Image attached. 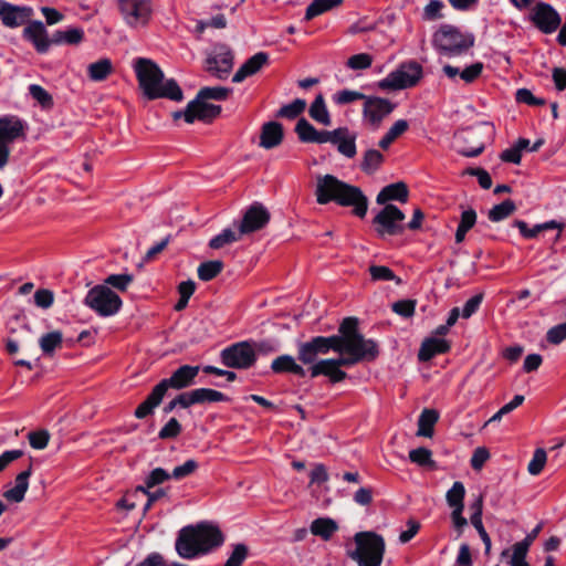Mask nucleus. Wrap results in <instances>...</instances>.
Returning <instances> with one entry per match:
<instances>
[{
  "instance_id": "1",
  "label": "nucleus",
  "mask_w": 566,
  "mask_h": 566,
  "mask_svg": "<svg viewBox=\"0 0 566 566\" xmlns=\"http://www.w3.org/2000/svg\"><path fill=\"white\" fill-rule=\"evenodd\" d=\"M358 324V318L345 317L337 335L315 336L297 345V359L310 365L312 378L325 376L331 384H337L347 378L342 367L373 361L379 356L377 342L366 339L359 333Z\"/></svg>"
},
{
  "instance_id": "2",
  "label": "nucleus",
  "mask_w": 566,
  "mask_h": 566,
  "mask_svg": "<svg viewBox=\"0 0 566 566\" xmlns=\"http://www.w3.org/2000/svg\"><path fill=\"white\" fill-rule=\"evenodd\" d=\"M315 197L318 205L334 202L339 207H350L353 214L360 219L365 218L368 211V198L363 190L334 175L327 174L316 178Z\"/></svg>"
},
{
  "instance_id": "3",
  "label": "nucleus",
  "mask_w": 566,
  "mask_h": 566,
  "mask_svg": "<svg viewBox=\"0 0 566 566\" xmlns=\"http://www.w3.org/2000/svg\"><path fill=\"white\" fill-rule=\"evenodd\" d=\"M223 542L224 536L218 526L199 523L185 526L178 532L175 548L181 558L193 559L210 553Z\"/></svg>"
},
{
  "instance_id": "4",
  "label": "nucleus",
  "mask_w": 566,
  "mask_h": 566,
  "mask_svg": "<svg viewBox=\"0 0 566 566\" xmlns=\"http://www.w3.org/2000/svg\"><path fill=\"white\" fill-rule=\"evenodd\" d=\"M134 70L139 88L148 99L169 98L177 102L182 99V91L178 83L172 78L164 82V72L153 60L136 59Z\"/></svg>"
},
{
  "instance_id": "5",
  "label": "nucleus",
  "mask_w": 566,
  "mask_h": 566,
  "mask_svg": "<svg viewBox=\"0 0 566 566\" xmlns=\"http://www.w3.org/2000/svg\"><path fill=\"white\" fill-rule=\"evenodd\" d=\"M295 133L302 143H329L346 158L352 159L357 154V135L346 126L337 127L333 130H318L306 118L302 117L295 125Z\"/></svg>"
},
{
  "instance_id": "6",
  "label": "nucleus",
  "mask_w": 566,
  "mask_h": 566,
  "mask_svg": "<svg viewBox=\"0 0 566 566\" xmlns=\"http://www.w3.org/2000/svg\"><path fill=\"white\" fill-rule=\"evenodd\" d=\"M199 370V366L191 365H182L177 368L169 378L161 379L151 389L146 399L135 409L134 416L137 419H144L153 415L155 408L161 403L164 397L170 388L181 390L191 386L195 382Z\"/></svg>"
},
{
  "instance_id": "7",
  "label": "nucleus",
  "mask_w": 566,
  "mask_h": 566,
  "mask_svg": "<svg viewBox=\"0 0 566 566\" xmlns=\"http://www.w3.org/2000/svg\"><path fill=\"white\" fill-rule=\"evenodd\" d=\"M355 549L347 551V556L358 566H380L385 554V541L381 535L364 531L354 535Z\"/></svg>"
},
{
  "instance_id": "8",
  "label": "nucleus",
  "mask_w": 566,
  "mask_h": 566,
  "mask_svg": "<svg viewBox=\"0 0 566 566\" xmlns=\"http://www.w3.org/2000/svg\"><path fill=\"white\" fill-rule=\"evenodd\" d=\"M433 46L448 57L461 55L474 44L472 34L462 33L458 28L444 24L433 34Z\"/></svg>"
},
{
  "instance_id": "9",
  "label": "nucleus",
  "mask_w": 566,
  "mask_h": 566,
  "mask_svg": "<svg viewBox=\"0 0 566 566\" xmlns=\"http://www.w3.org/2000/svg\"><path fill=\"white\" fill-rule=\"evenodd\" d=\"M84 304L98 316L109 317L120 311L123 301L111 287L97 284L87 292Z\"/></svg>"
},
{
  "instance_id": "10",
  "label": "nucleus",
  "mask_w": 566,
  "mask_h": 566,
  "mask_svg": "<svg viewBox=\"0 0 566 566\" xmlns=\"http://www.w3.org/2000/svg\"><path fill=\"white\" fill-rule=\"evenodd\" d=\"M422 75V66L416 61H409L401 63L397 70L379 81L378 86L381 90H405L416 86Z\"/></svg>"
},
{
  "instance_id": "11",
  "label": "nucleus",
  "mask_w": 566,
  "mask_h": 566,
  "mask_svg": "<svg viewBox=\"0 0 566 566\" xmlns=\"http://www.w3.org/2000/svg\"><path fill=\"white\" fill-rule=\"evenodd\" d=\"M405 219V213L397 206L387 203L374 217L373 224L376 233L380 238H385L386 235H400L406 229L403 223Z\"/></svg>"
},
{
  "instance_id": "12",
  "label": "nucleus",
  "mask_w": 566,
  "mask_h": 566,
  "mask_svg": "<svg viewBox=\"0 0 566 566\" xmlns=\"http://www.w3.org/2000/svg\"><path fill=\"white\" fill-rule=\"evenodd\" d=\"M118 10L125 23L133 29L146 28L153 15L150 0H118Z\"/></svg>"
},
{
  "instance_id": "13",
  "label": "nucleus",
  "mask_w": 566,
  "mask_h": 566,
  "mask_svg": "<svg viewBox=\"0 0 566 566\" xmlns=\"http://www.w3.org/2000/svg\"><path fill=\"white\" fill-rule=\"evenodd\" d=\"M221 113V106L209 104L203 98H199L197 95L195 99L188 103L185 111H177L172 113V118L184 120L188 124H192L195 120L203 123H211Z\"/></svg>"
},
{
  "instance_id": "14",
  "label": "nucleus",
  "mask_w": 566,
  "mask_h": 566,
  "mask_svg": "<svg viewBox=\"0 0 566 566\" xmlns=\"http://www.w3.org/2000/svg\"><path fill=\"white\" fill-rule=\"evenodd\" d=\"M221 363L228 368L248 369L256 360V355L248 342L235 343L220 354Z\"/></svg>"
},
{
  "instance_id": "15",
  "label": "nucleus",
  "mask_w": 566,
  "mask_h": 566,
  "mask_svg": "<svg viewBox=\"0 0 566 566\" xmlns=\"http://www.w3.org/2000/svg\"><path fill=\"white\" fill-rule=\"evenodd\" d=\"M531 21L544 34L555 32L560 23V14L548 3L537 2L532 9Z\"/></svg>"
},
{
  "instance_id": "16",
  "label": "nucleus",
  "mask_w": 566,
  "mask_h": 566,
  "mask_svg": "<svg viewBox=\"0 0 566 566\" xmlns=\"http://www.w3.org/2000/svg\"><path fill=\"white\" fill-rule=\"evenodd\" d=\"M271 219L269 210L260 202H253L243 213L240 233L249 234L263 229Z\"/></svg>"
},
{
  "instance_id": "17",
  "label": "nucleus",
  "mask_w": 566,
  "mask_h": 566,
  "mask_svg": "<svg viewBox=\"0 0 566 566\" xmlns=\"http://www.w3.org/2000/svg\"><path fill=\"white\" fill-rule=\"evenodd\" d=\"M395 108V104L381 97L366 96L364 104V116L373 126L378 127L381 120Z\"/></svg>"
},
{
  "instance_id": "18",
  "label": "nucleus",
  "mask_w": 566,
  "mask_h": 566,
  "mask_svg": "<svg viewBox=\"0 0 566 566\" xmlns=\"http://www.w3.org/2000/svg\"><path fill=\"white\" fill-rule=\"evenodd\" d=\"M32 14L33 10L29 7H18L0 0V18L8 28H18L24 24Z\"/></svg>"
},
{
  "instance_id": "19",
  "label": "nucleus",
  "mask_w": 566,
  "mask_h": 566,
  "mask_svg": "<svg viewBox=\"0 0 566 566\" xmlns=\"http://www.w3.org/2000/svg\"><path fill=\"white\" fill-rule=\"evenodd\" d=\"M25 136V124L15 115L0 116V143L11 145Z\"/></svg>"
},
{
  "instance_id": "20",
  "label": "nucleus",
  "mask_w": 566,
  "mask_h": 566,
  "mask_svg": "<svg viewBox=\"0 0 566 566\" xmlns=\"http://www.w3.org/2000/svg\"><path fill=\"white\" fill-rule=\"evenodd\" d=\"M23 38L31 42L38 53H46L53 44L46 29L41 21L30 22L23 30Z\"/></svg>"
},
{
  "instance_id": "21",
  "label": "nucleus",
  "mask_w": 566,
  "mask_h": 566,
  "mask_svg": "<svg viewBox=\"0 0 566 566\" xmlns=\"http://www.w3.org/2000/svg\"><path fill=\"white\" fill-rule=\"evenodd\" d=\"M233 66V54L226 45L220 46V52L207 59V70L218 78H226Z\"/></svg>"
},
{
  "instance_id": "22",
  "label": "nucleus",
  "mask_w": 566,
  "mask_h": 566,
  "mask_svg": "<svg viewBox=\"0 0 566 566\" xmlns=\"http://www.w3.org/2000/svg\"><path fill=\"white\" fill-rule=\"evenodd\" d=\"M457 151L465 157H475L484 150V143L478 138L472 129L461 132L455 137Z\"/></svg>"
},
{
  "instance_id": "23",
  "label": "nucleus",
  "mask_w": 566,
  "mask_h": 566,
  "mask_svg": "<svg viewBox=\"0 0 566 566\" xmlns=\"http://www.w3.org/2000/svg\"><path fill=\"white\" fill-rule=\"evenodd\" d=\"M269 64V54L265 52H258L249 57L234 73L232 82L240 83L249 76L260 72V70Z\"/></svg>"
},
{
  "instance_id": "24",
  "label": "nucleus",
  "mask_w": 566,
  "mask_h": 566,
  "mask_svg": "<svg viewBox=\"0 0 566 566\" xmlns=\"http://www.w3.org/2000/svg\"><path fill=\"white\" fill-rule=\"evenodd\" d=\"M451 345L444 338L429 337L426 338L418 352L419 361H429L436 355L446 354L450 350Z\"/></svg>"
},
{
  "instance_id": "25",
  "label": "nucleus",
  "mask_w": 566,
  "mask_h": 566,
  "mask_svg": "<svg viewBox=\"0 0 566 566\" xmlns=\"http://www.w3.org/2000/svg\"><path fill=\"white\" fill-rule=\"evenodd\" d=\"M483 69L484 65L482 62H475L462 71H460L459 67L446 64L442 71L450 80H454L459 76L465 84H471L481 76Z\"/></svg>"
},
{
  "instance_id": "26",
  "label": "nucleus",
  "mask_w": 566,
  "mask_h": 566,
  "mask_svg": "<svg viewBox=\"0 0 566 566\" xmlns=\"http://www.w3.org/2000/svg\"><path fill=\"white\" fill-rule=\"evenodd\" d=\"M283 126L279 122L263 124L260 134V146L271 149L279 146L283 140Z\"/></svg>"
},
{
  "instance_id": "27",
  "label": "nucleus",
  "mask_w": 566,
  "mask_h": 566,
  "mask_svg": "<svg viewBox=\"0 0 566 566\" xmlns=\"http://www.w3.org/2000/svg\"><path fill=\"white\" fill-rule=\"evenodd\" d=\"M32 474V462L28 468L15 476L14 486L4 491L3 496L8 501L20 503L23 501L25 492L29 488V478Z\"/></svg>"
},
{
  "instance_id": "28",
  "label": "nucleus",
  "mask_w": 566,
  "mask_h": 566,
  "mask_svg": "<svg viewBox=\"0 0 566 566\" xmlns=\"http://www.w3.org/2000/svg\"><path fill=\"white\" fill-rule=\"evenodd\" d=\"M409 190L405 182L398 181L384 187L377 195L378 205H385L388 201L397 200L402 203L408 201Z\"/></svg>"
},
{
  "instance_id": "29",
  "label": "nucleus",
  "mask_w": 566,
  "mask_h": 566,
  "mask_svg": "<svg viewBox=\"0 0 566 566\" xmlns=\"http://www.w3.org/2000/svg\"><path fill=\"white\" fill-rule=\"evenodd\" d=\"M271 369L274 374H293L298 377H305L306 370L291 355H281L272 360Z\"/></svg>"
},
{
  "instance_id": "30",
  "label": "nucleus",
  "mask_w": 566,
  "mask_h": 566,
  "mask_svg": "<svg viewBox=\"0 0 566 566\" xmlns=\"http://www.w3.org/2000/svg\"><path fill=\"white\" fill-rule=\"evenodd\" d=\"M308 115L314 122L323 126H329L332 124V117L322 93L317 94L310 105Z\"/></svg>"
},
{
  "instance_id": "31",
  "label": "nucleus",
  "mask_w": 566,
  "mask_h": 566,
  "mask_svg": "<svg viewBox=\"0 0 566 566\" xmlns=\"http://www.w3.org/2000/svg\"><path fill=\"white\" fill-rule=\"evenodd\" d=\"M439 420V413L434 409H423L418 419V437L431 438L434 426Z\"/></svg>"
},
{
  "instance_id": "32",
  "label": "nucleus",
  "mask_w": 566,
  "mask_h": 566,
  "mask_svg": "<svg viewBox=\"0 0 566 566\" xmlns=\"http://www.w3.org/2000/svg\"><path fill=\"white\" fill-rule=\"evenodd\" d=\"M514 226L520 230L521 234L526 239H533L538 235L544 230L549 229H563V223H559L555 220H551L544 223L535 224L533 228H528L527 223L523 220H515Z\"/></svg>"
},
{
  "instance_id": "33",
  "label": "nucleus",
  "mask_w": 566,
  "mask_h": 566,
  "mask_svg": "<svg viewBox=\"0 0 566 566\" xmlns=\"http://www.w3.org/2000/svg\"><path fill=\"white\" fill-rule=\"evenodd\" d=\"M344 0H313L306 8L304 19L310 21L327 11L338 8L343 4Z\"/></svg>"
},
{
  "instance_id": "34",
  "label": "nucleus",
  "mask_w": 566,
  "mask_h": 566,
  "mask_svg": "<svg viewBox=\"0 0 566 566\" xmlns=\"http://www.w3.org/2000/svg\"><path fill=\"white\" fill-rule=\"evenodd\" d=\"M337 528V523L329 517H318L311 524L312 534L322 537L324 541H328Z\"/></svg>"
},
{
  "instance_id": "35",
  "label": "nucleus",
  "mask_w": 566,
  "mask_h": 566,
  "mask_svg": "<svg viewBox=\"0 0 566 566\" xmlns=\"http://www.w3.org/2000/svg\"><path fill=\"white\" fill-rule=\"evenodd\" d=\"M113 64L109 59H101L87 66V74L92 81L101 82L113 73Z\"/></svg>"
},
{
  "instance_id": "36",
  "label": "nucleus",
  "mask_w": 566,
  "mask_h": 566,
  "mask_svg": "<svg viewBox=\"0 0 566 566\" xmlns=\"http://www.w3.org/2000/svg\"><path fill=\"white\" fill-rule=\"evenodd\" d=\"M385 160L384 155L377 149H368L364 153L360 169L367 175L375 174Z\"/></svg>"
},
{
  "instance_id": "37",
  "label": "nucleus",
  "mask_w": 566,
  "mask_h": 566,
  "mask_svg": "<svg viewBox=\"0 0 566 566\" xmlns=\"http://www.w3.org/2000/svg\"><path fill=\"white\" fill-rule=\"evenodd\" d=\"M409 128V123L406 119H398L394 123V125L388 129V132L382 136L379 140L378 145L381 149L386 150L389 146L399 138L402 134H405Z\"/></svg>"
},
{
  "instance_id": "38",
  "label": "nucleus",
  "mask_w": 566,
  "mask_h": 566,
  "mask_svg": "<svg viewBox=\"0 0 566 566\" xmlns=\"http://www.w3.org/2000/svg\"><path fill=\"white\" fill-rule=\"evenodd\" d=\"M84 39V31L81 28H72L64 31H56L52 35L53 44L76 45Z\"/></svg>"
},
{
  "instance_id": "39",
  "label": "nucleus",
  "mask_w": 566,
  "mask_h": 566,
  "mask_svg": "<svg viewBox=\"0 0 566 566\" xmlns=\"http://www.w3.org/2000/svg\"><path fill=\"white\" fill-rule=\"evenodd\" d=\"M243 233L232 230L231 228L223 229L221 233L214 235L209 241V248L213 250L222 249L223 247L237 242L241 239Z\"/></svg>"
},
{
  "instance_id": "40",
  "label": "nucleus",
  "mask_w": 566,
  "mask_h": 566,
  "mask_svg": "<svg viewBox=\"0 0 566 566\" xmlns=\"http://www.w3.org/2000/svg\"><path fill=\"white\" fill-rule=\"evenodd\" d=\"M476 222V212L473 209L462 211L459 226L455 231V242L461 243L468 231L471 230Z\"/></svg>"
},
{
  "instance_id": "41",
  "label": "nucleus",
  "mask_w": 566,
  "mask_h": 566,
  "mask_svg": "<svg viewBox=\"0 0 566 566\" xmlns=\"http://www.w3.org/2000/svg\"><path fill=\"white\" fill-rule=\"evenodd\" d=\"M62 343L63 335L60 331L44 334L39 340L40 348L46 356H52L56 348L62 347Z\"/></svg>"
},
{
  "instance_id": "42",
  "label": "nucleus",
  "mask_w": 566,
  "mask_h": 566,
  "mask_svg": "<svg viewBox=\"0 0 566 566\" xmlns=\"http://www.w3.org/2000/svg\"><path fill=\"white\" fill-rule=\"evenodd\" d=\"M223 266L220 260L202 262L197 270L198 277L203 282L211 281L222 272Z\"/></svg>"
},
{
  "instance_id": "43",
  "label": "nucleus",
  "mask_w": 566,
  "mask_h": 566,
  "mask_svg": "<svg viewBox=\"0 0 566 566\" xmlns=\"http://www.w3.org/2000/svg\"><path fill=\"white\" fill-rule=\"evenodd\" d=\"M306 109V102L302 98H295L290 104L283 105L276 113V117L295 119Z\"/></svg>"
},
{
  "instance_id": "44",
  "label": "nucleus",
  "mask_w": 566,
  "mask_h": 566,
  "mask_svg": "<svg viewBox=\"0 0 566 566\" xmlns=\"http://www.w3.org/2000/svg\"><path fill=\"white\" fill-rule=\"evenodd\" d=\"M196 405H202L207 402H219L227 401L228 397L221 391L210 388H197L193 389Z\"/></svg>"
},
{
  "instance_id": "45",
  "label": "nucleus",
  "mask_w": 566,
  "mask_h": 566,
  "mask_svg": "<svg viewBox=\"0 0 566 566\" xmlns=\"http://www.w3.org/2000/svg\"><path fill=\"white\" fill-rule=\"evenodd\" d=\"M516 210V206L513 200L506 199L500 205H495L490 211H489V219L492 222H499L501 220L506 219L510 217L514 211Z\"/></svg>"
},
{
  "instance_id": "46",
  "label": "nucleus",
  "mask_w": 566,
  "mask_h": 566,
  "mask_svg": "<svg viewBox=\"0 0 566 566\" xmlns=\"http://www.w3.org/2000/svg\"><path fill=\"white\" fill-rule=\"evenodd\" d=\"M465 496V488L462 482H454L446 494L447 503L451 509H464L463 500Z\"/></svg>"
},
{
  "instance_id": "47",
  "label": "nucleus",
  "mask_w": 566,
  "mask_h": 566,
  "mask_svg": "<svg viewBox=\"0 0 566 566\" xmlns=\"http://www.w3.org/2000/svg\"><path fill=\"white\" fill-rule=\"evenodd\" d=\"M409 459L412 463H416L420 467H428L430 469H436V461L432 460V452L428 448L420 447L413 449L409 452Z\"/></svg>"
},
{
  "instance_id": "48",
  "label": "nucleus",
  "mask_w": 566,
  "mask_h": 566,
  "mask_svg": "<svg viewBox=\"0 0 566 566\" xmlns=\"http://www.w3.org/2000/svg\"><path fill=\"white\" fill-rule=\"evenodd\" d=\"M232 93V88L229 87H222V86H214V87H202L198 92L199 98H203V101L207 102V99H216V101H226L230 94Z\"/></svg>"
},
{
  "instance_id": "49",
  "label": "nucleus",
  "mask_w": 566,
  "mask_h": 566,
  "mask_svg": "<svg viewBox=\"0 0 566 566\" xmlns=\"http://www.w3.org/2000/svg\"><path fill=\"white\" fill-rule=\"evenodd\" d=\"M134 281V275L128 273L111 274L104 280V285L114 287L119 292L127 291L128 286Z\"/></svg>"
},
{
  "instance_id": "50",
  "label": "nucleus",
  "mask_w": 566,
  "mask_h": 566,
  "mask_svg": "<svg viewBox=\"0 0 566 566\" xmlns=\"http://www.w3.org/2000/svg\"><path fill=\"white\" fill-rule=\"evenodd\" d=\"M30 95L45 109L53 107L54 102L52 95L41 85L31 84L29 86Z\"/></svg>"
},
{
  "instance_id": "51",
  "label": "nucleus",
  "mask_w": 566,
  "mask_h": 566,
  "mask_svg": "<svg viewBox=\"0 0 566 566\" xmlns=\"http://www.w3.org/2000/svg\"><path fill=\"white\" fill-rule=\"evenodd\" d=\"M547 461V453L544 449L538 448L534 451L533 458L528 463L527 470L532 475H538Z\"/></svg>"
},
{
  "instance_id": "52",
  "label": "nucleus",
  "mask_w": 566,
  "mask_h": 566,
  "mask_svg": "<svg viewBox=\"0 0 566 566\" xmlns=\"http://www.w3.org/2000/svg\"><path fill=\"white\" fill-rule=\"evenodd\" d=\"M181 424L176 418H170L159 430L158 438L161 440L175 439L181 433Z\"/></svg>"
},
{
  "instance_id": "53",
  "label": "nucleus",
  "mask_w": 566,
  "mask_h": 566,
  "mask_svg": "<svg viewBox=\"0 0 566 566\" xmlns=\"http://www.w3.org/2000/svg\"><path fill=\"white\" fill-rule=\"evenodd\" d=\"M249 554L248 546L245 544H235L224 566H242Z\"/></svg>"
},
{
  "instance_id": "54",
  "label": "nucleus",
  "mask_w": 566,
  "mask_h": 566,
  "mask_svg": "<svg viewBox=\"0 0 566 566\" xmlns=\"http://www.w3.org/2000/svg\"><path fill=\"white\" fill-rule=\"evenodd\" d=\"M373 64V56L368 53H359L352 55L347 62L346 65L350 70H366L370 67Z\"/></svg>"
},
{
  "instance_id": "55",
  "label": "nucleus",
  "mask_w": 566,
  "mask_h": 566,
  "mask_svg": "<svg viewBox=\"0 0 566 566\" xmlns=\"http://www.w3.org/2000/svg\"><path fill=\"white\" fill-rule=\"evenodd\" d=\"M198 462L193 459L187 460L184 464L176 467L172 470L171 478L175 480H181L186 476L193 474L198 469Z\"/></svg>"
},
{
  "instance_id": "56",
  "label": "nucleus",
  "mask_w": 566,
  "mask_h": 566,
  "mask_svg": "<svg viewBox=\"0 0 566 566\" xmlns=\"http://www.w3.org/2000/svg\"><path fill=\"white\" fill-rule=\"evenodd\" d=\"M171 474H169L166 470L161 468L154 469L145 480V486L147 489H153L154 486L161 484L169 480Z\"/></svg>"
},
{
  "instance_id": "57",
  "label": "nucleus",
  "mask_w": 566,
  "mask_h": 566,
  "mask_svg": "<svg viewBox=\"0 0 566 566\" xmlns=\"http://www.w3.org/2000/svg\"><path fill=\"white\" fill-rule=\"evenodd\" d=\"M29 443L33 449H44L50 440V433L46 430L31 431L28 434Z\"/></svg>"
},
{
  "instance_id": "58",
  "label": "nucleus",
  "mask_w": 566,
  "mask_h": 566,
  "mask_svg": "<svg viewBox=\"0 0 566 566\" xmlns=\"http://www.w3.org/2000/svg\"><path fill=\"white\" fill-rule=\"evenodd\" d=\"M359 99H366V95L357 91L343 90L334 95L335 103L339 105L349 104Z\"/></svg>"
},
{
  "instance_id": "59",
  "label": "nucleus",
  "mask_w": 566,
  "mask_h": 566,
  "mask_svg": "<svg viewBox=\"0 0 566 566\" xmlns=\"http://www.w3.org/2000/svg\"><path fill=\"white\" fill-rule=\"evenodd\" d=\"M417 302L415 300H400L392 304V311L403 317H411L415 314Z\"/></svg>"
},
{
  "instance_id": "60",
  "label": "nucleus",
  "mask_w": 566,
  "mask_h": 566,
  "mask_svg": "<svg viewBox=\"0 0 566 566\" xmlns=\"http://www.w3.org/2000/svg\"><path fill=\"white\" fill-rule=\"evenodd\" d=\"M369 273L374 281H392L396 279L394 271L384 265H371Z\"/></svg>"
},
{
  "instance_id": "61",
  "label": "nucleus",
  "mask_w": 566,
  "mask_h": 566,
  "mask_svg": "<svg viewBox=\"0 0 566 566\" xmlns=\"http://www.w3.org/2000/svg\"><path fill=\"white\" fill-rule=\"evenodd\" d=\"M546 339L553 345H558L566 339V322L549 328L546 334Z\"/></svg>"
},
{
  "instance_id": "62",
  "label": "nucleus",
  "mask_w": 566,
  "mask_h": 566,
  "mask_svg": "<svg viewBox=\"0 0 566 566\" xmlns=\"http://www.w3.org/2000/svg\"><path fill=\"white\" fill-rule=\"evenodd\" d=\"M516 101L532 106L545 105V99L535 97L527 88H520L516 92Z\"/></svg>"
},
{
  "instance_id": "63",
  "label": "nucleus",
  "mask_w": 566,
  "mask_h": 566,
  "mask_svg": "<svg viewBox=\"0 0 566 566\" xmlns=\"http://www.w3.org/2000/svg\"><path fill=\"white\" fill-rule=\"evenodd\" d=\"M490 459V452L485 447H479L473 451L471 467L473 470H481L484 463Z\"/></svg>"
},
{
  "instance_id": "64",
  "label": "nucleus",
  "mask_w": 566,
  "mask_h": 566,
  "mask_svg": "<svg viewBox=\"0 0 566 566\" xmlns=\"http://www.w3.org/2000/svg\"><path fill=\"white\" fill-rule=\"evenodd\" d=\"M442 8L443 2L441 0H431L423 9V18L426 20H437L442 18Z\"/></svg>"
}]
</instances>
